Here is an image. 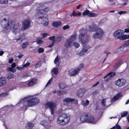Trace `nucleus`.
Returning <instances> with one entry per match:
<instances>
[{"instance_id": "1", "label": "nucleus", "mask_w": 129, "mask_h": 129, "mask_svg": "<svg viewBox=\"0 0 129 129\" xmlns=\"http://www.w3.org/2000/svg\"><path fill=\"white\" fill-rule=\"evenodd\" d=\"M49 10V7L44 5L40 6L37 8V13L38 15H41L42 16H38V19H41L42 22H43V25L44 26H47L49 24L48 20V15L47 14L43 13L44 12H47Z\"/></svg>"}, {"instance_id": "2", "label": "nucleus", "mask_w": 129, "mask_h": 129, "mask_svg": "<svg viewBox=\"0 0 129 129\" xmlns=\"http://www.w3.org/2000/svg\"><path fill=\"white\" fill-rule=\"evenodd\" d=\"M87 34L85 33H82L80 34L79 36V39L83 45V47L79 53L80 55H83L90 48L89 46L87 45L88 42L89 40L88 38H87Z\"/></svg>"}, {"instance_id": "3", "label": "nucleus", "mask_w": 129, "mask_h": 129, "mask_svg": "<svg viewBox=\"0 0 129 129\" xmlns=\"http://www.w3.org/2000/svg\"><path fill=\"white\" fill-rule=\"evenodd\" d=\"M89 31L90 32L95 31L94 34L93 38L94 39L101 38L104 34V32L101 28L98 27L95 24H92L89 26Z\"/></svg>"}, {"instance_id": "4", "label": "nucleus", "mask_w": 129, "mask_h": 129, "mask_svg": "<svg viewBox=\"0 0 129 129\" xmlns=\"http://www.w3.org/2000/svg\"><path fill=\"white\" fill-rule=\"evenodd\" d=\"M70 120V117L67 114L63 113L58 116L57 122L58 124L62 125L68 122Z\"/></svg>"}, {"instance_id": "5", "label": "nucleus", "mask_w": 129, "mask_h": 129, "mask_svg": "<svg viewBox=\"0 0 129 129\" xmlns=\"http://www.w3.org/2000/svg\"><path fill=\"white\" fill-rule=\"evenodd\" d=\"M21 24L19 23L15 24V21L14 20H10L9 21L8 24V27L11 29H13L15 31L16 30L17 31H19L21 27Z\"/></svg>"}, {"instance_id": "6", "label": "nucleus", "mask_w": 129, "mask_h": 129, "mask_svg": "<svg viewBox=\"0 0 129 129\" xmlns=\"http://www.w3.org/2000/svg\"><path fill=\"white\" fill-rule=\"evenodd\" d=\"M76 36V35L74 34L71 36L70 37L67 39L64 44V46L65 47L68 48L72 46L73 45V42L75 40Z\"/></svg>"}, {"instance_id": "7", "label": "nucleus", "mask_w": 129, "mask_h": 129, "mask_svg": "<svg viewBox=\"0 0 129 129\" xmlns=\"http://www.w3.org/2000/svg\"><path fill=\"white\" fill-rule=\"evenodd\" d=\"M113 35L116 39H119L122 40H124V35L123 30L118 29L114 33Z\"/></svg>"}, {"instance_id": "8", "label": "nucleus", "mask_w": 129, "mask_h": 129, "mask_svg": "<svg viewBox=\"0 0 129 129\" xmlns=\"http://www.w3.org/2000/svg\"><path fill=\"white\" fill-rule=\"evenodd\" d=\"M44 105L47 108H49L52 114H54L55 107L53 102L52 101L48 102L44 104Z\"/></svg>"}, {"instance_id": "9", "label": "nucleus", "mask_w": 129, "mask_h": 129, "mask_svg": "<svg viewBox=\"0 0 129 129\" xmlns=\"http://www.w3.org/2000/svg\"><path fill=\"white\" fill-rule=\"evenodd\" d=\"M24 101L25 100V102L23 103V105L25 106L30 107L34 106L31 99H28L27 98H24Z\"/></svg>"}, {"instance_id": "10", "label": "nucleus", "mask_w": 129, "mask_h": 129, "mask_svg": "<svg viewBox=\"0 0 129 129\" xmlns=\"http://www.w3.org/2000/svg\"><path fill=\"white\" fill-rule=\"evenodd\" d=\"M30 21L28 19L24 20L22 23V28L23 30H25L28 28L30 25Z\"/></svg>"}, {"instance_id": "11", "label": "nucleus", "mask_w": 129, "mask_h": 129, "mask_svg": "<svg viewBox=\"0 0 129 129\" xmlns=\"http://www.w3.org/2000/svg\"><path fill=\"white\" fill-rule=\"evenodd\" d=\"M126 83V80L122 78L119 79L115 82V85L119 87H121L124 85Z\"/></svg>"}, {"instance_id": "12", "label": "nucleus", "mask_w": 129, "mask_h": 129, "mask_svg": "<svg viewBox=\"0 0 129 129\" xmlns=\"http://www.w3.org/2000/svg\"><path fill=\"white\" fill-rule=\"evenodd\" d=\"M80 70V69L78 67L76 69H71L69 71V75L70 77L74 76L77 75L78 74L79 71Z\"/></svg>"}, {"instance_id": "13", "label": "nucleus", "mask_w": 129, "mask_h": 129, "mask_svg": "<svg viewBox=\"0 0 129 129\" xmlns=\"http://www.w3.org/2000/svg\"><path fill=\"white\" fill-rule=\"evenodd\" d=\"M89 115V113H84L82 114L80 117V121L81 123L87 122V117Z\"/></svg>"}, {"instance_id": "14", "label": "nucleus", "mask_w": 129, "mask_h": 129, "mask_svg": "<svg viewBox=\"0 0 129 129\" xmlns=\"http://www.w3.org/2000/svg\"><path fill=\"white\" fill-rule=\"evenodd\" d=\"M129 45V40H127L125 41L123 45H122L116 49L115 50V52H117L118 51L122 50L124 47Z\"/></svg>"}, {"instance_id": "15", "label": "nucleus", "mask_w": 129, "mask_h": 129, "mask_svg": "<svg viewBox=\"0 0 129 129\" xmlns=\"http://www.w3.org/2000/svg\"><path fill=\"white\" fill-rule=\"evenodd\" d=\"M9 21H7L6 18L2 19L0 23L2 26L3 28H6L8 27V23Z\"/></svg>"}, {"instance_id": "16", "label": "nucleus", "mask_w": 129, "mask_h": 129, "mask_svg": "<svg viewBox=\"0 0 129 129\" xmlns=\"http://www.w3.org/2000/svg\"><path fill=\"white\" fill-rule=\"evenodd\" d=\"M116 74V73L114 72H111L107 74L104 77V78H107L108 76H110L109 78L105 80V81H108L109 79H111L110 78L112 77L115 76Z\"/></svg>"}, {"instance_id": "17", "label": "nucleus", "mask_w": 129, "mask_h": 129, "mask_svg": "<svg viewBox=\"0 0 129 129\" xmlns=\"http://www.w3.org/2000/svg\"><path fill=\"white\" fill-rule=\"evenodd\" d=\"M122 96V94L121 93L119 92L111 99V101L112 102H114L117 101L118 100L119 98Z\"/></svg>"}, {"instance_id": "18", "label": "nucleus", "mask_w": 129, "mask_h": 129, "mask_svg": "<svg viewBox=\"0 0 129 129\" xmlns=\"http://www.w3.org/2000/svg\"><path fill=\"white\" fill-rule=\"evenodd\" d=\"M94 119L93 116L91 115L89 113V115L87 119V122L94 124Z\"/></svg>"}, {"instance_id": "19", "label": "nucleus", "mask_w": 129, "mask_h": 129, "mask_svg": "<svg viewBox=\"0 0 129 129\" xmlns=\"http://www.w3.org/2000/svg\"><path fill=\"white\" fill-rule=\"evenodd\" d=\"M37 79L35 78H33L28 83V86H31L36 84Z\"/></svg>"}, {"instance_id": "20", "label": "nucleus", "mask_w": 129, "mask_h": 129, "mask_svg": "<svg viewBox=\"0 0 129 129\" xmlns=\"http://www.w3.org/2000/svg\"><path fill=\"white\" fill-rule=\"evenodd\" d=\"M55 37L54 36H53L49 38V39L50 40L53 41V42L50 45H49L48 47L49 48L52 47L54 45L55 43Z\"/></svg>"}, {"instance_id": "21", "label": "nucleus", "mask_w": 129, "mask_h": 129, "mask_svg": "<svg viewBox=\"0 0 129 129\" xmlns=\"http://www.w3.org/2000/svg\"><path fill=\"white\" fill-rule=\"evenodd\" d=\"M62 23L60 21H54L52 23V25L54 27H57L60 26L62 24Z\"/></svg>"}, {"instance_id": "22", "label": "nucleus", "mask_w": 129, "mask_h": 129, "mask_svg": "<svg viewBox=\"0 0 129 129\" xmlns=\"http://www.w3.org/2000/svg\"><path fill=\"white\" fill-rule=\"evenodd\" d=\"M6 83V78L2 77L0 78V86L5 85Z\"/></svg>"}, {"instance_id": "23", "label": "nucleus", "mask_w": 129, "mask_h": 129, "mask_svg": "<svg viewBox=\"0 0 129 129\" xmlns=\"http://www.w3.org/2000/svg\"><path fill=\"white\" fill-rule=\"evenodd\" d=\"M75 100V99L74 98H71L69 97H67L65 98L63 100V101L66 103H69L74 102Z\"/></svg>"}, {"instance_id": "24", "label": "nucleus", "mask_w": 129, "mask_h": 129, "mask_svg": "<svg viewBox=\"0 0 129 129\" xmlns=\"http://www.w3.org/2000/svg\"><path fill=\"white\" fill-rule=\"evenodd\" d=\"M58 86L59 88L63 89L67 87V85L65 83L63 82H61L58 84Z\"/></svg>"}, {"instance_id": "25", "label": "nucleus", "mask_w": 129, "mask_h": 129, "mask_svg": "<svg viewBox=\"0 0 129 129\" xmlns=\"http://www.w3.org/2000/svg\"><path fill=\"white\" fill-rule=\"evenodd\" d=\"M34 105L38 104L40 102L39 99L37 98H31Z\"/></svg>"}, {"instance_id": "26", "label": "nucleus", "mask_w": 129, "mask_h": 129, "mask_svg": "<svg viewBox=\"0 0 129 129\" xmlns=\"http://www.w3.org/2000/svg\"><path fill=\"white\" fill-rule=\"evenodd\" d=\"M25 39L24 35L23 34L20 35L18 36V38L16 39V40L17 41L19 40L22 41L23 39Z\"/></svg>"}, {"instance_id": "27", "label": "nucleus", "mask_w": 129, "mask_h": 129, "mask_svg": "<svg viewBox=\"0 0 129 129\" xmlns=\"http://www.w3.org/2000/svg\"><path fill=\"white\" fill-rule=\"evenodd\" d=\"M34 124L33 123L28 122L26 125V127L27 129H32L34 126Z\"/></svg>"}, {"instance_id": "28", "label": "nucleus", "mask_w": 129, "mask_h": 129, "mask_svg": "<svg viewBox=\"0 0 129 129\" xmlns=\"http://www.w3.org/2000/svg\"><path fill=\"white\" fill-rule=\"evenodd\" d=\"M13 75L11 73H9L7 75V79L8 80L12 79L13 78Z\"/></svg>"}, {"instance_id": "29", "label": "nucleus", "mask_w": 129, "mask_h": 129, "mask_svg": "<svg viewBox=\"0 0 129 129\" xmlns=\"http://www.w3.org/2000/svg\"><path fill=\"white\" fill-rule=\"evenodd\" d=\"M60 60L58 58V56H57L55 58V59L54 60V63L57 65V66H59V61Z\"/></svg>"}, {"instance_id": "30", "label": "nucleus", "mask_w": 129, "mask_h": 129, "mask_svg": "<svg viewBox=\"0 0 129 129\" xmlns=\"http://www.w3.org/2000/svg\"><path fill=\"white\" fill-rule=\"evenodd\" d=\"M29 44L28 42H25L23 43L22 45V49L26 48L28 46Z\"/></svg>"}, {"instance_id": "31", "label": "nucleus", "mask_w": 129, "mask_h": 129, "mask_svg": "<svg viewBox=\"0 0 129 129\" xmlns=\"http://www.w3.org/2000/svg\"><path fill=\"white\" fill-rule=\"evenodd\" d=\"M61 38L59 36H57L55 40V42L58 43L60 42L61 40Z\"/></svg>"}, {"instance_id": "32", "label": "nucleus", "mask_w": 129, "mask_h": 129, "mask_svg": "<svg viewBox=\"0 0 129 129\" xmlns=\"http://www.w3.org/2000/svg\"><path fill=\"white\" fill-rule=\"evenodd\" d=\"M48 124L47 122H46L45 120H43L40 122V124L45 127H46Z\"/></svg>"}, {"instance_id": "33", "label": "nucleus", "mask_w": 129, "mask_h": 129, "mask_svg": "<svg viewBox=\"0 0 129 129\" xmlns=\"http://www.w3.org/2000/svg\"><path fill=\"white\" fill-rule=\"evenodd\" d=\"M98 15L97 13L90 12L89 14L88 15V16L89 17H95L97 16Z\"/></svg>"}, {"instance_id": "34", "label": "nucleus", "mask_w": 129, "mask_h": 129, "mask_svg": "<svg viewBox=\"0 0 129 129\" xmlns=\"http://www.w3.org/2000/svg\"><path fill=\"white\" fill-rule=\"evenodd\" d=\"M121 60H119L115 64V65L114 66V67H116V69L119 66H118V65L121 63Z\"/></svg>"}, {"instance_id": "35", "label": "nucleus", "mask_w": 129, "mask_h": 129, "mask_svg": "<svg viewBox=\"0 0 129 129\" xmlns=\"http://www.w3.org/2000/svg\"><path fill=\"white\" fill-rule=\"evenodd\" d=\"M90 11L88 10H85L82 13V14L84 16L87 15L88 16V15L89 14Z\"/></svg>"}, {"instance_id": "36", "label": "nucleus", "mask_w": 129, "mask_h": 129, "mask_svg": "<svg viewBox=\"0 0 129 129\" xmlns=\"http://www.w3.org/2000/svg\"><path fill=\"white\" fill-rule=\"evenodd\" d=\"M41 61H39L37 62L35 66V68H38L40 67L41 66Z\"/></svg>"}, {"instance_id": "37", "label": "nucleus", "mask_w": 129, "mask_h": 129, "mask_svg": "<svg viewBox=\"0 0 129 129\" xmlns=\"http://www.w3.org/2000/svg\"><path fill=\"white\" fill-rule=\"evenodd\" d=\"M63 91H61L60 90H57V95L58 96L62 95L63 94Z\"/></svg>"}, {"instance_id": "38", "label": "nucleus", "mask_w": 129, "mask_h": 129, "mask_svg": "<svg viewBox=\"0 0 129 129\" xmlns=\"http://www.w3.org/2000/svg\"><path fill=\"white\" fill-rule=\"evenodd\" d=\"M52 71L56 75L58 72V68H54Z\"/></svg>"}, {"instance_id": "39", "label": "nucleus", "mask_w": 129, "mask_h": 129, "mask_svg": "<svg viewBox=\"0 0 129 129\" xmlns=\"http://www.w3.org/2000/svg\"><path fill=\"white\" fill-rule=\"evenodd\" d=\"M104 53H106V57L104 60L103 62H104L106 60L107 57L108 56L109 54H110L111 53L110 52H109L108 51H104Z\"/></svg>"}, {"instance_id": "40", "label": "nucleus", "mask_w": 129, "mask_h": 129, "mask_svg": "<svg viewBox=\"0 0 129 129\" xmlns=\"http://www.w3.org/2000/svg\"><path fill=\"white\" fill-rule=\"evenodd\" d=\"M36 42H37V44H43V42L42 40L40 39L38 40V39L36 40Z\"/></svg>"}, {"instance_id": "41", "label": "nucleus", "mask_w": 129, "mask_h": 129, "mask_svg": "<svg viewBox=\"0 0 129 129\" xmlns=\"http://www.w3.org/2000/svg\"><path fill=\"white\" fill-rule=\"evenodd\" d=\"M128 114V112L127 111H124L121 114V118L125 116Z\"/></svg>"}, {"instance_id": "42", "label": "nucleus", "mask_w": 129, "mask_h": 129, "mask_svg": "<svg viewBox=\"0 0 129 129\" xmlns=\"http://www.w3.org/2000/svg\"><path fill=\"white\" fill-rule=\"evenodd\" d=\"M73 45L75 47L77 48H78L80 46L79 44L76 42H75L74 43H73Z\"/></svg>"}, {"instance_id": "43", "label": "nucleus", "mask_w": 129, "mask_h": 129, "mask_svg": "<svg viewBox=\"0 0 129 129\" xmlns=\"http://www.w3.org/2000/svg\"><path fill=\"white\" fill-rule=\"evenodd\" d=\"M44 51V49L42 48H40L38 49V52L39 53L43 52Z\"/></svg>"}, {"instance_id": "44", "label": "nucleus", "mask_w": 129, "mask_h": 129, "mask_svg": "<svg viewBox=\"0 0 129 129\" xmlns=\"http://www.w3.org/2000/svg\"><path fill=\"white\" fill-rule=\"evenodd\" d=\"M78 92H80V93H83V95L84 93V89L82 88H80L77 91Z\"/></svg>"}, {"instance_id": "45", "label": "nucleus", "mask_w": 129, "mask_h": 129, "mask_svg": "<svg viewBox=\"0 0 129 129\" xmlns=\"http://www.w3.org/2000/svg\"><path fill=\"white\" fill-rule=\"evenodd\" d=\"M9 0H1V2L3 4H7L8 3Z\"/></svg>"}, {"instance_id": "46", "label": "nucleus", "mask_w": 129, "mask_h": 129, "mask_svg": "<svg viewBox=\"0 0 129 129\" xmlns=\"http://www.w3.org/2000/svg\"><path fill=\"white\" fill-rule=\"evenodd\" d=\"M29 76L28 73H24L22 77L25 78L26 77H27Z\"/></svg>"}, {"instance_id": "47", "label": "nucleus", "mask_w": 129, "mask_h": 129, "mask_svg": "<svg viewBox=\"0 0 129 129\" xmlns=\"http://www.w3.org/2000/svg\"><path fill=\"white\" fill-rule=\"evenodd\" d=\"M105 99H103L102 100V102L101 104L102 105V106H105V103L106 102L105 101Z\"/></svg>"}, {"instance_id": "48", "label": "nucleus", "mask_w": 129, "mask_h": 129, "mask_svg": "<svg viewBox=\"0 0 129 129\" xmlns=\"http://www.w3.org/2000/svg\"><path fill=\"white\" fill-rule=\"evenodd\" d=\"M76 15L77 13L74 11H73L72 13L70 15V16L71 17H72V16H76Z\"/></svg>"}, {"instance_id": "49", "label": "nucleus", "mask_w": 129, "mask_h": 129, "mask_svg": "<svg viewBox=\"0 0 129 129\" xmlns=\"http://www.w3.org/2000/svg\"><path fill=\"white\" fill-rule=\"evenodd\" d=\"M30 64V63L29 62H28L26 63L25 64H24L23 66V68H26L28 66H29Z\"/></svg>"}, {"instance_id": "50", "label": "nucleus", "mask_w": 129, "mask_h": 129, "mask_svg": "<svg viewBox=\"0 0 129 129\" xmlns=\"http://www.w3.org/2000/svg\"><path fill=\"white\" fill-rule=\"evenodd\" d=\"M70 26L68 25H66L64 26L63 27V30H66L67 29L69 28Z\"/></svg>"}, {"instance_id": "51", "label": "nucleus", "mask_w": 129, "mask_h": 129, "mask_svg": "<svg viewBox=\"0 0 129 129\" xmlns=\"http://www.w3.org/2000/svg\"><path fill=\"white\" fill-rule=\"evenodd\" d=\"M77 95L80 98L81 97L83 96V93H80V92H77Z\"/></svg>"}, {"instance_id": "52", "label": "nucleus", "mask_w": 129, "mask_h": 129, "mask_svg": "<svg viewBox=\"0 0 129 129\" xmlns=\"http://www.w3.org/2000/svg\"><path fill=\"white\" fill-rule=\"evenodd\" d=\"M53 80L52 79V77L49 80V81H48L47 83V84L46 86H47L48 84H50L51 83V82H52V81Z\"/></svg>"}, {"instance_id": "53", "label": "nucleus", "mask_w": 129, "mask_h": 129, "mask_svg": "<svg viewBox=\"0 0 129 129\" xmlns=\"http://www.w3.org/2000/svg\"><path fill=\"white\" fill-rule=\"evenodd\" d=\"M127 12L125 11H119L118 12V13H119L120 15H121L122 14H125Z\"/></svg>"}, {"instance_id": "54", "label": "nucleus", "mask_w": 129, "mask_h": 129, "mask_svg": "<svg viewBox=\"0 0 129 129\" xmlns=\"http://www.w3.org/2000/svg\"><path fill=\"white\" fill-rule=\"evenodd\" d=\"M128 39H129V35H124V40Z\"/></svg>"}, {"instance_id": "55", "label": "nucleus", "mask_w": 129, "mask_h": 129, "mask_svg": "<svg viewBox=\"0 0 129 129\" xmlns=\"http://www.w3.org/2000/svg\"><path fill=\"white\" fill-rule=\"evenodd\" d=\"M9 70L10 71L12 72H14L16 71L15 70H13V69H12V68L10 67H9Z\"/></svg>"}, {"instance_id": "56", "label": "nucleus", "mask_w": 129, "mask_h": 129, "mask_svg": "<svg viewBox=\"0 0 129 129\" xmlns=\"http://www.w3.org/2000/svg\"><path fill=\"white\" fill-rule=\"evenodd\" d=\"M16 64L15 62L13 63L11 65V67L12 68H15L16 67Z\"/></svg>"}, {"instance_id": "57", "label": "nucleus", "mask_w": 129, "mask_h": 129, "mask_svg": "<svg viewBox=\"0 0 129 129\" xmlns=\"http://www.w3.org/2000/svg\"><path fill=\"white\" fill-rule=\"evenodd\" d=\"M23 84V85L24 87H28V86L27 83L26 82H24Z\"/></svg>"}, {"instance_id": "58", "label": "nucleus", "mask_w": 129, "mask_h": 129, "mask_svg": "<svg viewBox=\"0 0 129 129\" xmlns=\"http://www.w3.org/2000/svg\"><path fill=\"white\" fill-rule=\"evenodd\" d=\"M89 103V101L87 100L86 101V102L84 103V105L85 106H86L88 105Z\"/></svg>"}, {"instance_id": "59", "label": "nucleus", "mask_w": 129, "mask_h": 129, "mask_svg": "<svg viewBox=\"0 0 129 129\" xmlns=\"http://www.w3.org/2000/svg\"><path fill=\"white\" fill-rule=\"evenodd\" d=\"M116 129H121V128L120 126L117 123L116 124Z\"/></svg>"}, {"instance_id": "60", "label": "nucleus", "mask_w": 129, "mask_h": 129, "mask_svg": "<svg viewBox=\"0 0 129 129\" xmlns=\"http://www.w3.org/2000/svg\"><path fill=\"white\" fill-rule=\"evenodd\" d=\"M13 61V58H11L10 59H9L8 62L10 63H12Z\"/></svg>"}, {"instance_id": "61", "label": "nucleus", "mask_w": 129, "mask_h": 129, "mask_svg": "<svg viewBox=\"0 0 129 129\" xmlns=\"http://www.w3.org/2000/svg\"><path fill=\"white\" fill-rule=\"evenodd\" d=\"M48 35V34L47 33H43L42 34V36H43V38H44L46 37L47 35Z\"/></svg>"}, {"instance_id": "62", "label": "nucleus", "mask_w": 129, "mask_h": 129, "mask_svg": "<svg viewBox=\"0 0 129 129\" xmlns=\"http://www.w3.org/2000/svg\"><path fill=\"white\" fill-rule=\"evenodd\" d=\"M84 67V64L83 63H81V64L79 66V67L80 68V69H81V68H83Z\"/></svg>"}, {"instance_id": "63", "label": "nucleus", "mask_w": 129, "mask_h": 129, "mask_svg": "<svg viewBox=\"0 0 129 129\" xmlns=\"http://www.w3.org/2000/svg\"><path fill=\"white\" fill-rule=\"evenodd\" d=\"M8 93L7 92L3 93H2L1 94V95H2L5 96L8 95Z\"/></svg>"}, {"instance_id": "64", "label": "nucleus", "mask_w": 129, "mask_h": 129, "mask_svg": "<svg viewBox=\"0 0 129 129\" xmlns=\"http://www.w3.org/2000/svg\"><path fill=\"white\" fill-rule=\"evenodd\" d=\"M124 31L125 33H129V28H126L124 29Z\"/></svg>"}]
</instances>
